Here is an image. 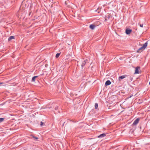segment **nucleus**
Wrapping results in <instances>:
<instances>
[{
  "label": "nucleus",
  "instance_id": "f3484780",
  "mask_svg": "<svg viewBox=\"0 0 150 150\" xmlns=\"http://www.w3.org/2000/svg\"><path fill=\"white\" fill-rule=\"evenodd\" d=\"M57 106H56V107H55V109H57Z\"/></svg>",
  "mask_w": 150,
  "mask_h": 150
},
{
  "label": "nucleus",
  "instance_id": "ddd939ff",
  "mask_svg": "<svg viewBox=\"0 0 150 150\" xmlns=\"http://www.w3.org/2000/svg\"><path fill=\"white\" fill-rule=\"evenodd\" d=\"M4 119L2 118H0V122H2L4 120Z\"/></svg>",
  "mask_w": 150,
  "mask_h": 150
},
{
  "label": "nucleus",
  "instance_id": "4468645a",
  "mask_svg": "<svg viewBox=\"0 0 150 150\" xmlns=\"http://www.w3.org/2000/svg\"><path fill=\"white\" fill-rule=\"evenodd\" d=\"M139 26L140 27L142 28L143 27V24H140Z\"/></svg>",
  "mask_w": 150,
  "mask_h": 150
},
{
  "label": "nucleus",
  "instance_id": "2eb2a0df",
  "mask_svg": "<svg viewBox=\"0 0 150 150\" xmlns=\"http://www.w3.org/2000/svg\"><path fill=\"white\" fill-rule=\"evenodd\" d=\"M43 123L42 122H41L40 123V125L41 126H42L43 125Z\"/></svg>",
  "mask_w": 150,
  "mask_h": 150
},
{
  "label": "nucleus",
  "instance_id": "423d86ee",
  "mask_svg": "<svg viewBox=\"0 0 150 150\" xmlns=\"http://www.w3.org/2000/svg\"><path fill=\"white\" fill-rule=\"evenodd\" d=\"M126 76H127V75H122L121 76H120L119 77V80H120V79H123L124 78L126 77Z\"/></svg>",
  "mask_w": 150,
  "mask_h": 150
},
{
  "label": "nucleus",
  "instance_id": "20e7f679",
  "mask_svg": "<svg viewBox=\"0 0 150 150\" xmlns=\"http://www.w3.org/2000/svg\"><path fill=\"white\" fill-rule=\"evenodd\" d=\"M139 119L138 118L136 119L133 122V125H137L139 122Z\"/></svg>",
  "mask_w": 150,
  "mask_h": 150
},
{
  "label": "nucleus",
  "instance_id": "4be33fe9",
  "mask_svg": "<svg viewBox=\"0 0 150 150\" xmlns=\"http://www.w3.org/2000/svg\"><path fill=\"white\" fill-rule=\"evenodd\" d=\"M69 55H70V56H72V55H70V54H69Z\"/></svg>",
  "mask_w": 150,
  "mask_h": 150
},
{
  "label": "nucleus",
  "instance_id": "f257e3e1",
  "mask_svg": "<svg viewBox=\"0 0 150 150\" xmlns=\"http://www.w3.org/2000/svg\"><path fill=\"white\" fill-rule=\"evenodd\" d=\"M147 45V42H146L143 44V45L142 47L138 49V50H137V52H142L145 49V48L146 47Z\"/></svg>",
  "mask_w": 150,
  "mask_h": 150
},
{
  "label": "nucleus",
  "instance_id": "1a4fd4ad",
  "mask_svg": "<svg viewBox=\"0 0 150 150\" xmlns=\"http://www.w3.org/2000/svg\"><path fill=\"white\" fill-rule=\"evenodd\" d=\"M13 39H14V37L13 36H11L8 39V41H10L11 40Z\"/></svg>",
  "mask_w": 150,
  "mask_h": 150
},
{
  "label": "nucleus",
  "instance_id": "0eeeda50",
  "mask_svg": "<svg viewBox=\"0 0 150 150\" xmlns=\"http://www.w3.org/2000/svg\"><path fill=\"white\" fill-rule=\"evenodd\" d=\"M95 26L93 24H91L90 25L89 27L91 29L93 30L94 29Z\"/></svg>",
  "mask_w": 150,
  "mask_h": 150
},
{
  "label": "nucleus",
  "instance_id": "f8f14e48",
  "mask_svg": "<svg viewBox=\"0 0 150 150\" xmlns=\"http://www.w3.org/2000/svg\"><path fill=\"white\" fill-rule=\"evenodd\" d=\"M61 53H57L56 55L55 56H59L60 55Z\"/></svg>",
  "mask_w": 150,
  "mask_h": 150
},
{
  "label": "nucleus",
  "instance_id": "aec40b11",
  "mask_svg": "<svg viewBox=\"0 0 150 150\" xmlns=\"http://www.w3.org/2000/svg\"><path fill=\"white\" fill-rule=\"evenodd\" d=\"M110 18V16H108V18Z\"/></svg>",
  "mask_w": 150,
  "mask_h": 150
},
{
  "label": "nucleus",
  "instance_id": "6e6552de",
  "mask_svg": "<svg viewBox=\"0 0 150 150\" xmlns=\"http://www.w3.org/2000/svg\"><path fill=\"white\" fill-rule=\"evenodd\" d=\"M105 136H106L105 134L103 133V134H102L100 135L99 136H98V138H99V137H105Z\"/></svg>",
  "mask_w": 150,
  "mask_h": 150
},
{
  "label": "nucleus",
  "instance_id": "7ed1b4c3",
  "mask_svg": "<svg viewBox=\"0 0 150 150\" xmlns=\"http://www.w3.org/2000/svg\"><path fill=\"white\" fill-rule=\"evenodd\" d=\"M132 31V30L131 29L127 28L125 30L126 33L127 35L129 34Z\"/></svg>",
  "mask_w": 150,
  "mask_h": 150
},
{
  "label": "nucleus",
  "instance_id": "6ab92c4d",
  "mask_svg": "<svg viewBox=\"0 0 150 150\" xmlns=\"http://www.w3.org/2000/svg\"><path fill=\"white\" fill-rule=\"evenodd\" d=\"M2 83H1V82L0 83V84H2Z\"/></svg>",
  "mask_w": 150,
  "mask_h": 150
},
{
  "label": "nucleus",
  "instance_id": "5701e85b",
  "mask_svg": "<svg viewBox=\"0 0 150 150\" xmlns=\"http://www.w3.org/2000/svg\"><path fill=\"white\" fill-rule=\"evenodd\" d=\"M83 64H83V65H85V64H84V63H83Z\"/></svg>",
  "mask_w": 150,
  "mask_h": 150
},
{
  "label": "nucleus",
  "instance_id": "9d476101",
  "mask_svg": "<svg viewBox=\"0 0 150 150\" xmlns=\"http://www.w3.org/2000/svg\"><path fill=\"white\" fill-rule=\"evenodd\" d=\"M38 76H35L33 77L32 78V82H34L35 81V79L37 77H38Z\"/></svg>",
  "mask_w": 150,
  "mask_h": 150
},
{
  "label": "nucleus",
  "instance_id": "a211bd4d",
  "mask_svg": "<svg viewBox=\"0 0 150 150\" xmlns=\"http://www.w3.org/2000/svg\"><path fill=\"white\" fill-rule=\"evenodd\" d=\"M107 20V19L106 18L105 19V21H106Z\"/></svg>",
  "mask_w": 150,
  "mask_h": 150
},
{
  "label": "nucleus",
  "instance_id": "412c9836",
  "mask_svg": "<svg viewBox=\"0 0 150 150\" xmlns=\"http://www.w3.org/2000/svg\"><path fill=\"white\" fill-rule=\"evenodd\" d=\"M98 13H99L100 12H99V11H98Z\"/></svg>",
  "mask_w": 150,
  "mask_h": 150
},
{
  "label": "nucleus",
  "instance_id": "f03ea898",
  "mask_svg": "<svg viewBox=\"0 0 150 150\" xmlns=\"http://www.w3.org/2000/svg\"><path fill=\"white\" fill-rule=\"evenodd\" d=\"M141 71L140 69V67L139 66H137L135 67V71L134 73V74H140Z\"/></svg>",
  "mask_w": 150,
  "mask_h": 150
},
{
  "label": "nucleus",
  "instance_id": "9b49d317",
  "mask_svg": "<svg viewBox=\"0 0 150 150\" xmlns=\"http://www.w3.org/2000/svg\"><path fill=\"white\" fill-rule=\"evenodd\" d=\"M98 107V104L97 103H96L95 104V109L97 108Z\"/></svg>",
  "mask_w": 150,
  "mask_h": 150
},
{
  "label": "nucleus",
  "instance_id": "dca6fc26",
  "mask_svg": "<svg viewBox=\"0 0 150 150\" xmlns=\"http://www.w3.org/2000/svg\"><path fill=\"white\" fill-rule=\"evenodd\" d=\"M33 138L35 139L36 140L38 139V138L37 137H33Z\"/></svg>",
  "mask_w": 150,
  "mask_h": 150
},
{
  "label": "nucleus",
  "instance_id": "39448f33",
  "mask_svg": "<svg viewBox=\"0 0 150 150\" xmlns=\"http://www.w3.org/2000/svg\"><path fill=\"white\" fill-rule=\"evenodd\" d=\"M111 83V82L109 80H108L105 82V85L106 86H108L110 85Z\"/></svg>",
  "mask_w": 150,
  "mask_h": 150
}]
</instances>
